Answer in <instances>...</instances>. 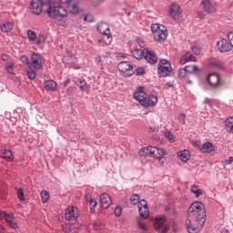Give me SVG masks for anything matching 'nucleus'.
I'll return each mask as SVG.
<instances>
[{"label":"nucleus","mask_w":233,"mask_h":233,"mask_svg":"<svg viewBox=\"0 0 233 233\" xmlns=\"http://www.w3.org/2000/svg\"><path fill=\"white\" fill-rule=\"evenodd\" d=\"M46 3H48V6L46 10V14L48 17L51 19H58L57 25H59V26H65L66 22L64 19L68 17V11L57 2L46 0Z\"/></svg>","instance_id":"1"},{"label":"nucleus","mask_w":233,"mask_h":233,"mask_svg":"<svg viewBox=\"0 0 233 233\" xmlns=\"http://www.w3.org/2000/svg\"><path fill=\"white\" fill-rule=\"evenodd\" d=\"M187 218L194 219L199 227H203L205 221H207V211H205L203 203L199 201L193 202L188 208Z\"/></svg>","instance_id":"2"},{"label":"nucleus","mask_w":233,"mask_h":233,"mask_svg":"<svg viewBox=\"0 0 233 233\" xmlns=\"http://www.w3.org/2000/svg\"><path fill=\"white\" fill-rule=\"evenodd\" d=\"M134 97L138 101L139 105L145 108L157 105V96L151 95L147 97L144 87H137V91L134 93Z\"/></svg>","instance_id":"3"},{"label":"nucleus","mask_w":233,"mask_h":233,"mask_svg":"<svg viewBox=\"0 0 233 233\" xmlns=\"http://www.w3.org/2000/svg\"><path fill=\"white\" fill-rule=\"evenodd\" d=\"M151 32L153 34L154 40L158 41L159 43H161V41H165L168 36V30H167L165 25L160 24L151 25Z\"/></svg>","instance_id":"4"},{"label":"nucleus","mask_w":233,"mask_h":233,"mask_svg":"<svg viewBox=\"0 0 233 233\" xmlns=\"http://www.w3.org/2000/svg\"><path fill=\"white\" fill-rule=\"evenodd\" d=\"M206 81L211 90H218L223 86V80L221 75L218 73H210L206 76Z\"/></svg>","instance_id":"5"},{"label":"nucleus","mask_w":233,"mask_h":233,"mask_svg":"<svg viewBox=\"0 0 233 233\" xmlns=\"http://www.w3.org/2000/svg\"><path fill=\"white\" fill-rule=\"evenodd\" d=\"M28 68H35V70H43V56L41 55L33 52L31 55Z\"/></svg>","instance_id":"6"},{"label":"nucleus","mask_w":233,"mask_h":233,"mask_svg":"<svg viewBox=\"0 0 233 233\" xmlns=\"http://www.w3.org/2000/svg\"><path fill=\"white\" fill-rule=\"evenodd\" d=\"M166 222L167 217L165 215L156 217L154 223L156 230H158L161 233L168 232V226H167Z\"/></svg>","instance_id":"7"},{"label":"nucleus","mask_w":233,"mask_h":233,"mask_svg":"<svg viewBox=\"0 0 233 233\" xmlns=\"http://www.w3.org/2000/svg\"><path fill=\"white\" fill-rule=\"evenodd\" d=\"M172 72V66L167 59L160 60L158 64V74L160 77H167Z\"/></svg>","instance_id":"8"},{"label":"nucleus","mask_w":233,"mask_h":233,"mask_svg":"<svg viewBox=\"0 0 233 233\" xmlns=\"http://www.w3.org/2000/svg\"><path fill=\"white\" fill-rule=\"evenodd\" d=\"M118 70L127 77L134 76V66H132L130 62H120L118 64Z\"/></svg>","instance_id":"9"},{"label":"nucleus","mask_w":233,"mask_h":233,"mask_svg":"<svg viewBox=\"0 0 233 233\" xmlns=\"http://www.w3.org/2000/svg\"><path fill=\"white\" fill-rule=\"evenodd\" d=\"M201 5L206 14H216L218 12V5L212 0H203Z\"/></svg>","instance_id":"10"},{"label":"nucleus","mask_w":233,"mask_h":233,"mask_svg":"<svg viewBox=\"0 0 233 233\" xmlns=\"http://www.w3.org/2000/svg\"><path fill=\"white\" fill-rule=\"evenodd\" d=\"M43 6H45V5H43V2L40 0H31L29 8L35 15H41Z\"/></svg>","instance_id":"11"},{"label":"nucleus","mask_w":233,"mask_h":233,"mask_svg":"<svg viewBox=\"0 0 233 233\" xmlns=\"http://www.w3.org/2000/svg\"><path fill=\"white\" fill-rule=\"evenodd\" d=\"M65 218L67 221H74L79 218V209L72 206L66 209Z\"/></svg>","instance_id":"12"},{"label":"nucleus","mask_w":233,"mask_h":233,"mask_svg":"<svg viewBox=\"0 0 233 233\" xmlns=\"http://www.w3.org/2000/svg\"><path fill=\"white\" fill-rule=\"evenodd\" d=\"M144 58L149 65H156L157 63V55L148 48L144 49Z\"/></svg>","instance_id":"13"},{"label":"nucleus","mask_w":233,"mask_h":233,"mask_svg":"<svg viewBox=\"0 0 233 233\" xmlns=\"http://www.w3.org/2000/svg\"><path fill=\"white\" fill-rule=\"evenodd\" d=\"M182 14L181 7L177 4H172L169 7V15L172 19L179 18V15Z\"/></svg>","instance_id":"14"},{"label":"nucleus","mask_w":233,"mask_h":233,"mask_svg":"<svg viewBox=\"0 0 233 233\" xmlns=\"http://www.w3.org/2000/svg\"><path fill=\"white\" fill-rule=\"evenodd\" d=\"M5 218V223H7L8 227L11 228H17V222L15 221L14 214H7L6 212H4L2 215V218Z\"/></svg>","instance_id":"15"},{"label":"nucleus","mask_w":233,"mask_h":233,"mask_svg":"<svg viewBox=\"0 0 233 233\" xmlns=\"http://www.w3.org/2000/svg\"><path fill=\"white\" fill-rule=\"evenodd\" d=\"M217 46L219 50V52H230L232 50V46L228 44V41L227 39L222 38L218 41Z\"/></svg>","instance_id":"16"},{"label":"nucleus","mask_w":233,"mask_h":233,"mask_svg":"<svg viewBox=\"0 0 233 233\" xmlns=\"http://www.w3.org/2000/svg\"><path fill=\"white\" fill-rule=\"evenodd\" d=\"M27 37L31 42L36 41V45H41V43H45V37L44 36L37 37V35L32 29L27 30Z\"/></svg>","instance_id":"17"},{"label":"nucleus","mask_w":233,"mask_h":233,"mask_svg":"<svg viewBox=\"0 0 233 233\" xmlns=\"http://www.w3.org/2000/svg\"><path fill=\"white\" fill-rule=\"evenodd\" d=\"M138 211L141 218H144V219L148 218V204H147L145 200H140L138 204Z\"/></svg>","instance_id":"18"},{"label":"nucleus","mask_w":233,"mask_h":233,"mask_svg":"<svg viewBox=\"0 0 233 233\" xmlns=\"http://www.w3.org/2000/svg\"><path fill=\"white\" fill-rule=\"evenodd\" d=\"M100 205L102 208H108L112 205V198L108 194L100 195Z\"/></svg>","instance_id":"19"},{"label":"nucleus","mask_w":233,"mask_h":233,"mask_svg":"<svg viewBox=\"0 0 233 233\" xmlns=\"http://www.w3.org/2000/svg\"><path fill=\"white\" fill-rule=\"evenodd\" d=\"M67 8L70 14H73V15H77V14H79V0H72L69 4H67Z\"/></svg>","instance_id":"20"},{"label":"nucleus","mask_w":233,"mask_h":233,"mask_svg":"<svg viewBox=\"0 0 233 233\" xmlns=\"http://www.w3.org/2000/svg\"><path fill=\"white\" fill-rule=\"evenodd\" d=\"M192 221H194V219L192 218H187L186 221V227L187 228V232L188 233H198L199 232V229L202 228L203 227L199 226V224L198 223V227H194L192 225Z\"/></svg>","instance_id":"21"},{"label":"nucleus","mask_w":233,"mask_h":233,"mask_svg":"<svg viewBox=\"0 0 233 233\" xmlns=\"http://www.w3.org/2000/svg\"><path fill=\"white\" fill-rule=\"evenodd\" d=\"M163 156H165V150L151 147V157H154L155 159H163Z\"/></svg>","instance_id":"22"},{"label":"nucleus","mask_w":233,"mask_h":233,"mask_svg":"<svg viewBox=\"0 0 233 233\" xmlns=\"http://www.w3.org/2000/svg\"><path fill=\"white\" fill-rule=\"evenodd\" d=\"M191 61L196 62V56H194L190 53H187L186 55L180 57L179 63L181 65H187V63H189Z\"/></svg>","instance_id":"23"},{"label":"nucleus","mask_w":233,"mask_h":233,"mask_svg":"<svg viewBox=\"0 0 233 233\" xmlns=\"http://www.w3.org/2000/svg\"><path fill=\"white\" fill-rule=\"evenodd\" d=\"M97 30L100 34H110V25L105 22H101L97 25Z\"/></svg>","instance_id":"24"},{"label":"nucleus","mask_w":233,"mask_h":233,"mask_svg":"<svg viewBox=\"0 0 233 233\" xmlns=\"http://www.w3.org/2000/svg\"><path fill=\"white\" fill-rule=\"evenodd\" d=\"M177 157H178V159H180V161L187 163V161H188V159H190V151H188L187 149L179 151L177 153Z\"/></svg>","instance_id":"25"},{"label":"nucleus","mask_w":233,"mask_h":233,"mask_svg":"<svg viewBox=\"0 0 233 233\" xmlns=\"http://www.w3.org/2000/svg\"><path fill=\"white\" fill-rule=\"evenodd\" d=\"M44 86L46 90L54 92L56 88H57V83H56L54 80H47L44 83Z\"/></svg>","instance_id":"26"},{"label":"nucleus","mask_w":233,"mask_h":233,"mask_svg":"<svg viewBox=\"0 0 233 233\" xmlns=\"http://www.w3.org/2000/svg\"><path fill=\"white\" fill-rule=\"evenodd\" d=\"M139 156H142L143 157H147V156H149L150 157H152V146H148L146 147H142L139 150Z\"/></svg>","instance_id":"27"},{"label":"nucleus","mask_w":233,"mask_h":233,"mask_svg":"<svg viewBox=\"0 0 233 233\" xmlns=\"http://www.w3.org/2000/svg\"><path fill=\"white\" fill-rule=\"evenodd\" d=\"M2 154L3 159H6L9 163H12V161H14V154L10 150L3 149Z\"/></svg>","instance_id":"28"},{"label":"nucleus","mask_w":233,"mask_h":233,"mask_svg":"<svg viewBox=\"0 0 233 233\" xmlns=\"http://www.w3.org/2000/svg\"><path fill=\"white\" fill-rule=\"evenodd\" d=\"M76 85L79 87L81 92H86V90H88V85L85 79H78V82H76Z\"/></svg>","instance_id":"29"},{"label":"nucleus","mask_w":233,"mask_h":233,"mask_svg":"<svg viewBox=\"0 0 233 233\" xmlns=\"http://www.w3.org/2000/svg\"><path fill=\"white\" fill-rule=\"evenodd\" d=\"M200 150H201V152H206V153L209 154V152H214V150H215L214 145H212V143H210V142H207V143L203 144Z\"/></svg>","instance_id":"30"},{"label":"nucleus","mask_w":233,"mask_h":233,"mask_svg":"<svg viewBox=\"0 0 233 233\" xmlns=\"http://www.w3.org/2000/svg\"><path fill=\"white\" fill-rule=\"evenodd\" d=\"M0 28L2 32L8 33L11 32L12 28H14V24H12V22H5L0 25Z\"/></svg>","instance_id":"31"},{"label":"nucleus","mask_w":233,"mask_h":233,"mask_svg":"<svg viewBox=\"0 0 233 233\" xmlns=\"http://www.w3.org/2000/svg\"><path fill=\"white\" fill-rule=\"evenodd\" d=\"M102 35H103V37H102V40H100V43L102 41L107 46L112 45L113 37H112V35L110 33H106Z\"/></svg>","instance_id":"32"},{"label":"nucleus","mask_w":233,"mask_h":233,"mask_svg":"<svg viewBox=\"0 0 233 233\" xmlns=\"http://www.w3.org/2000/svg\"><path fill=\"white\" fill-rule=\"evenodd\" d=\"M132 56L135 57V59H143V57H145V49H134L132 51Z\"/></svg>","instance_id":"33"},{"label":"nucleus","mask_w":233,"mask_h":233,"mask_svg":"<svg viewBox=\"0 0 233 233\" xmlns=\"http://www.w3.org/2000/svg\"><path fill=\"white\" fill-rule=\"evenodd\" d=\"M185 68L187 74H196L198 72H200V69L197 65L186 66Z\"/></svg>","instance_id":"34"},{"label":"nucleus","mask_w":233,"mask_h":233,"mask_svg":"<svg viewBox=\"0 0 233 233\" xmlns=\"http://www.w3.org/2000/svg\"><path fill=\"white\" fill-rule=\"evenodd\" d=\"M226 130L233 134V117H229L226 120Z\"/></svg>","instance_id":"35"},{"label":"nucleus","mask_w":233,"mask_h":233,"mask_svg":"<svg viewBox=\"0 0 233 233\" xmlns=\"http://www.w3.org/2000/svg\"><path fill=\"white\" fill-rule=\"evenodd\" d=\"M40 195H41L42 203H48V199H50V193H48V191L44 189L41 191Z\"/></svg>","instance_id":"36"},{"label":"nucleus","mask_w":233,"mask_h":233,"mask_svg":"<svg viewBox=\"0 0 233 233\" xmlns=\"http://www.w3.org/2000/svg\"><path fill=\"white\" fill-rule=\"evenodd\" d=\"M27 77L28 79H31V81H34L35 77H37V73H35V70L32 69V67H28L26 70Z\"/></svg>","instance_id":"37"},{"label":"nucleus","mask_w":233,"mask_h":233,"mask_svg":"<svg viewBox=\"0 0 233 233\" xmlns=\"http://www.w3.org/2000/svg\"><path fill=\"white\" fill-rule=\"evenodd\" d=\"M165 136L170 143H176V137L170 131H166Z\"/></svg>","instance_id":"38"},{"label":"nucleus","mask_w":233,"mask_h":233,"mask_svg":"<svg viewBox=\"0 0 233 233\" xmlns=\"http://www.w3.org/2000/svg\"><path fill=\"white\" fill-rule=\"evenodd\" d=\"M191 192L195 194L197 198H199L201 194H203V191H201L200 188L197 187V186L191 187Z\"/></svg>","instance_id":"39"},{"label":"nucleus","mask_w":233,"mask_h":233,"mask_svg":"<svg viewBox=\"0 0 233 233\" xmlns=\"http://www.w3.org/2000/svg\"><path fill=\"white\" fill-rule=\"evenodd\" d=\"M130 202H131L133 205H137L138 203H141V201H139V195L134 194V195L130 198Z\"/></svg>","instance_id":"40"},{"label":"nucleus","mask_w":233,"mask_h":233,"mask_svg":"<svg viewBox=\"0 0 233 233\" xmlns=\"http://www.w3.org/2000/svg\"><path fill=\"white\" fill-rule=\"evenodd\" d=\"M137 226L140 230L147 231V225L145 224V221L143 219H138L137 220Z\"/></svg>","instance_id":"41"},{"label":"nucleus","mask_w":233,"mask_h":233,"mask_svg":"<svg viewBox=\"0 0 233 233\" xmlns=\"http://www.w3.org/2000/svg\"><path fill=\"white\" fill-rule=\"evenodd\" d=\"M187 72L186 67L181 68V69L178 70V77L180 79H183V78L187 77Z\"/></svg>","instance_id":"42"},{"label":"nucleus","mask_w":233,"mask_h":233,"mask_svg":"<svg viewBox=\"0 0 233 233\" xmlns=\"http://www.w3.org/2000/svg\"><path fill=\"white\" fill-rule=\"evenodd\" d=\"M91 6H99L101 3H105V0H88Z\"/></svg>","instance_id":"43"},{"label":"nucleus","mask_w":233,"mask_h":233,"mask_svg":"<svg viewBox=\"0 0 233 233\" xmlns=\"http://www.w3.org/2000/svg\"><path fill=\"white\" fill-rule=\"evenodd\" d=\"M17 198L20 199V201H25V192L22 188L17 190Z\"/></svg>","instance_id":"44"},{"label":"nucleus","mask_w":233,"mask_h":233,"mask_svg":"<svg viewBox=\"0 0 233 233\" xmlns=\"http://www.w3.org/2000/svg\"><path fill=\"white\" fill-rule=\"evenodd\" d=\"M178 121L180 125H186L187 121V115L181 114L178 117Z\"/></svg>","instance_id":"45"},{"label":"nucleus","mask_w":233,"mask_h":233,"mask_svg":"<svg viewBox=\"0 0 233 233\" xmlns=\"http://www.w3.org/2000/svg\"><path fill=\"white\" fill-rule=\"evenodd\" d=\"M104 225L101 223V221H97L94 224V229L95 230H101V228H104Z\"/></svg>","instance_id":"46"},{"label":"nucleus","mask_w":233,"mask_h":233,"mask_svg":"<svg viewBox=\"0 0 233 233\" xmlns=\"http://www.w3.org/2000/svg\"><path fill=\"white\" fill-rule=\"evenodd\" d=\"M20 60L24 63V65H26L27 68H28V64L30 63V59H28V56H22L20 57Z\"/></svg>","instance_id":"47"},{"label":"nucleus","mask_w":233,"mask_h":233,"mask_svg":"<svg viewBox=\"0 0 233 233\" xmlns=\"http://www.w3.org/2000/svg\"><path fill=\"white\" fill-rule=\"evenodd\" d=\"M89 206L91 207V210H94V208L97 207V201H96V199L89 198Z\"/></svg>","instance_id":"48"},{"label":"nucleus","mask_w":233,"mask_h":233,"mask_svg":"<svg viewBox=\"0 0 233 233\" xmlns=\"http://www.w3.org/2000/svg\"><path fill=\"white\" fill-rule=\"evenodd\" d=\"M136 43L140 46V48H145V42L142 38H137Z\"/></svg>","instance_id":"49"},{"label":"nucleus","mask_w":233,"mask_h":233,"mask_svg":"<svg viewBox=\"0 0 233 233\" xmlns=\"http://www.w3.org/2000/svg\"><path fill=\"white\" fill-rule=\"evenodd\" d=\"M123 212V209L121 208V207H116L115 208V216H116V218H119V216H121Z\"/></svg>","instance_id":"50"},{"label":"nucleus","mask_w":233,"mask_h":233,"mask_svg":"<svg viewBox=\"0 0 233 233\" xmlns=\"http://www.w3.org/2000/svg\"><path fill=\"white\" fill-rule=\"evenodd\" d=\"M228 39L229 45H230V46L232 48V46H233V32H229L228 34Z\"/></svg>","instance_id":"51"},{"label":"nucleus","mask_w":233,"mask_h":233,"mask_svg":"<svg viewBox=\"0 0 233 233\" xmlns=\"http://www.w3.org/2000/svg\"><path fill=\"white\" fill-rule=\"evenodd\" d=\"M192 52L194 54H196V56H199V54H201V50H199V48L198 46H193L192 47Z\"/></svg>","instance_id":"52"},{"label":"nucleus","mask_w":233,"mask_h":233,"mask_svg":"<svg viewBox=\"0 0 233 233\" xmlns=\"http://www.w3.org/2000/svg\"><path fill=\"white\" fill-rule=\"evenodd\" d=\"M137 76H145V68L140 67L137 70Z\"/></svg>","instance_id":"53"},{"label":"nucleus","mask_w":233,"mask_h":233,"mask_svg":"<svg viewBox=\"0 0 233 233\" xmlns=\"http://www.w3.org/2000/svg\"><path fill=\"white\" fill-rule=\"evenodd\" d=\"M68 228H69V232L68 233H76V232H77V229L76 228V226H74V225L69 226Z\"/></svg>","instance_id":"54"},{"label":"nucleus","mask_w":233,"mask_h":233,"mask_svg":"<svg viewBox=\"0 0 233 233\" xmlns=\"http://www.w3.org/2000/svg\"><path fill=\"white\" fill-rule=\"evenodd\" d=\"M225 165H231L233 163V157H229L228 159L224 161Z\"/></svg>","instance_id":"55"},{"label":"nucleus","mask_w":233,"mask_h":233,"mask_svg":"<svg viewBox=\"0 0 233 233\" xmlns=\"http://www.w3.org/2000/svg\"><path fill=\"white\" fill-rule=\"evenodd\" d=\"M6 70L9 74H14V66L12 65L7 66Z\"/></svg>","instance_id":"56"},{"label":"nucleus","mask_w":233,"mask_h":233,"mask_svg":"<svg viewBox=\"0 0 233 233\" xmlns=\"http://www.w3.org/2000/svg\"><path fill=\"white\" fill-rule=\"evenodd\" d=\"M84 21H88V23H92V15H87L84 17Z\"/></svg>","instance_id":"57"},{"label":"nucleus","mask_w":233,"mask_h":233,"mask_svg":"<svg viewBox=\"0 0 233 233\" xmlns=\"http://www.w3.org/2000/svg\"><path fill=\"white\" fill-rule=\"evenodd\" d=\"M102 59L100 56H97L95 57V62L96 63V65H99V63H101Z\"/></svg>","instance_id":"58"},{"label":"nucleus","mask_w":233,"mask_h":233,"mask_svg":"<svg viewBox=\"0 0 233 233\" xmlns=\"http://www.w3.org/2000/svg\"><path fill=\"white\" fill-rule=\"evenodd\" d=\"M6 229L5 228V226L0 225V233H5Z\"/></svg>","instance_id":"59"},{"label":"nucleus","mask_w":233,"mask_h":233,"mask_svg":"<svg viewBox=\"0 0 233 233\" xmlns=\"http://www.w3.org/2000/svg\"><path fill=\"white\" fill-rule=\"evenodd\" d=\"M60 3H62L63 5H67L69 4L70 2H72V0H59Z\"/></svg>","instance_id":"60"},{"label":"nucleus","mask_w":233,"mask_h":233,"mask_svg":"<svg viewBox=\"0 0 233 233\" xmlns=\"http://www.w3.org/2000/svg\"><path fill=\"white\" fill-rule=\"evenodd\" d=\"M3 61H8V56L7 55H2Z\"/></svg>","instance_id":"61"},{"label":"nucleus","mask_w":233,"mask_h":233,"mask_svg":"<svg viewBox=\"0 0 233 233\" xmlns=\"http://www.w3.org/2000/svg\"><path fill=\"white\" fill-rule=\"evenodd\" d=\"M198 17L200 19H203V17H205V15L203 13H198Z\"/></svg>","instance_id":"62"},{"label":"nucleus","mask_w":233,"mask_h":233,"mask_svg":"<svg viewBox=\"0 0 233 233\" xmlns=\"http://www.w3.org/2000/svg\"><path fill=\"white\" fill-rule=\"evenodd\" d=\"M70 84V80L68 79V80H66L65 82H64V86H66L67 85H69Z\"/></svg>","instance_id":"63"},{"label":"nucleus","mask_w":233,"mask_h":233,"mask_svg":"<svg viewBox=\"0 0 233 233\" xmlns=\"http://www.w3.org/2000/svg\"><path fill=\"white\" fill-rule=\"evenodd\" d=\"M222 233H230V231H228V229H224L222 230Z\"/></svg>","instance_id":"64"}]
</instances>
